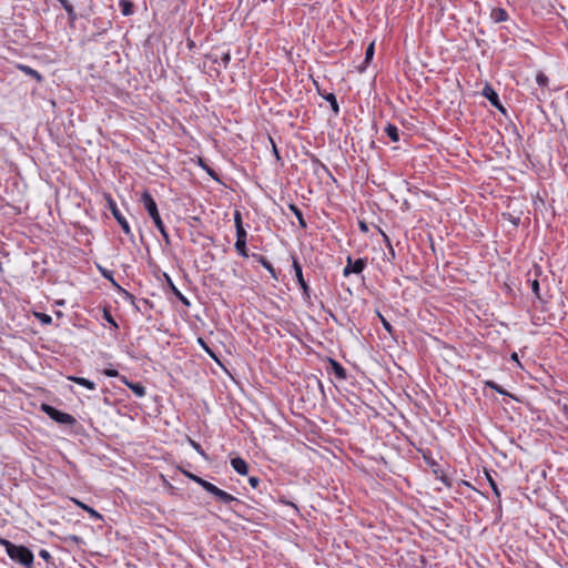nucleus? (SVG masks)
Segmentation results:
<instances>
[{
	"mask_svg": "<svg viewBox=\"0 0 568 568\" xmlns=\"http://www.w3.org/2000/svg\"><path fill=\"white\" fill-rule=\"evenodd\" d=\"M293 268H294V273H295L296 280H297L301 288L303 290V292L305 294H308L310 287H308L307 283L305 282V280L303 277L302 266L300 265L297 260L293 261Z\"/></svg>",
	"mask_w": 568,
	"mask_h": 568,
	"instance_id": "obj_8",
	"label": "nucleus"
},
{
	"mask_svg": "<svg viewBox=\"0 0 568 568\" xmlns=\"http://www.w3.org/2000/svg\"><path fill=\"white\" fill-rule=\"evenodd\" d=\"M359 229H361L363 232H367V231H368V227H367V225H366L364 222H361V223H359Z\"/></svg>",
	"mask_w": 568,
	"mask_h": 568,
	"instance_id": "obj_37",
	"label": "nucleus"
},
{
	"mask_svg": "<svg viewBox=\"0 0 568 568\" xmlns=\"http://www.w3.org/2000/svg\"><path fill=\"white\" fill-rule=\"evenodd\" d=\"M248 483H250V485H251L253 488H256V487H257V485H258V483H260V480H258V478H257V477H250Z\"/></svg>",
	"mask_w": 568,
	"mask_h": 568,
	"instance_id": "obj_32",
	"label": "nucleus"
},
{
	"mask_svg": "<svg viewBox=\"0 0 568 568\" xmlns=\"http://www.w3.org/2000/svg\"><path fill=\"white\" fill-rule=\"evenodd\" d=\"M381 320H382V323H383V326L384 328L387 331V332H392V325L382 316L379 315Z\"/></svg>",
	"mask_w": 568,
	"mask_h": 568,
	"instance_id": "obj_31",
	"label": "nucleus"
},
{
	"mask_svg": "<svg viewBox=\"0 0 568 568\" xmlns=\"http://www.w3.org/2000/svg\"><path fill=\"white\" fill-rule=\"evenodd\" d=\"M68 378L72 382H74L75 384L87 387L88 389L95 388V384L87 378L77 377V376H69Z\"/></svg>",
	"mask_w": 568,
	"mask_h": 568,
	"instance_id": "obj_13",
	"label": "nucleus"
},
{
	"mask_svg": "<svg viewBox=\"0 0 568 568\" xmlns=\"http://www.w3.org/2000/svg\"><path fill=\"white\" fill-rule=\"evenodd\" d=\"M231 465L233 469L240 475H246L248 473L247 463L241 457L232 458Z\"/></svg>",
	"mask_w": 568,
	"mask_h": 568,
	"instance_id": "obj_10",
	"label": "nucleus"
},
{
	"mask_svg": "<svg viewBox=\"0 0 568 568\" xmlns=\"http://www.w3.org/2000/svg\"><path fill=\"white\" fill-rule=\"evenodd\" d=\"M197 484L203 489H205L209 494H211L217 500H220L221 503H223L225 505H229V504H231L233 501L239 503V500L234 496H232L231 494L220 489L219 487H216L215 485L211 484L210 481H207L205 479H199Z\"/></svg>",
	"mask_w": 568,
	"mask_h": 568,
	"instance_id": "obj_2",
	"label": "nucleus"
},
{
	"mask_svg": "<svg viewBox=\"0 0 568 568\" xmlns=\"http://www.w3.org/2000/svg\"><path fill=\"white\" fill-rule=\"evenodd\" d=\"M71 19L75 18L73 6L68 0H58Z\"/></svg>",
	"mask_w": 568,
	"mask_h": 568,
	"instance_id": "obj_19",
	"label": "nucleus"
},
{
	"mask_svg": "<svg viewBox=\"0 0 568 568\" xmlns=\"http://www.w3.org/2000/svg\"><path fill=\"white\" fill-rule=\"evenodd\" d=\"M230 59H231V58H230V54H229V53H225V54L223 55V58H222V60H223V62H224L225 64H227V63H229Z\"/></svg>",
	"mask_w": 568,
	"mask_h": 568,
	"instance_id": "obj_38",
	"label": "nucleus"
},
{
	"mask_svg": "<svg viewBox=\"0 0 568 568\" xmlns=\"http://www.w3.org/2000/svg\"><path fill=\"white\" fill-rule=\"evenodd\" d=\"M373 55H374V42H372L366 49V52H365V63L366 64L372 60Z\"/></svg>",
	"mask_w": 568,
	"mask_h": 568,
	"instance_id": "obj_24",
	"label": "nucleus"
},
{
	"mask_svg": "<svg viewBox=\"0 0 568 568\" xmlns=\"http://www.w3.org/2000/svg\"><path fill=\"white\" fill-rule=\"evenodd\" d=\"M18 68H19L22 72H24L26 74H28V75H31V77L36 78L39 82H40V81H42V77H41V74H40L38 71L33 70L32 68H30V67H28V65H22V64H20Z\"/></svg>",
	"mask_w": 568,
	"mask_h": 568,
	"instance_id": "obj_16",
	"label": "nucleus"
},
{
	"mask_svg": "<svg viewBox=\"0 0 568 568\" xmlns=\"http://www.w3.org/2000/svg\"><path fill=\"white\" fill-rule=\"evenodd\" d=\"M72 500L74 501V504L77 506H79L80 508L85 510L92 518H95V519H101L102 518V516L97 510H94L93 508H91L88 505L83 504L82 501H80L78 499H72Z\"/></svg>",
	"mask_w": 568,
	"mask_h": 568,
	"instance_id": "obj_12",
	"label": "nucleus"
},
{
	"mask_svg": "<svg viewBox=\"0 0 568 568\" xmlns=\"http://www.w3.org/2000/svg\"><path fill=\"white\" fill-rule=\"evenodd\" d=\"M331 363H332L333 371H334L335 375L339 378H345L346 377L345 368L339 363H337L335 361H331Z\"/></svg>",
	"mask_w": 568,
	"mask_h": 568,
	"instance_id": "obj_17",
	"label": "nucleus"
},
{
	"mask_svg": "<svg viewBox=\"0 0 568 568\" xmlns=\"http://www.w3.org/2000/svg\"><path fill=\"white\" fill-rule=\"evenodd\" d=\"M234 221H235L236 231H239V227L243 226L241 213L239 211H236L234 214Z\"/></svg>",
	"mask_w": 568,
	"mask_h": 568,
	"instance_id": "obj_25",
	"label": "nucleus"
},
{
	"mask_svg": "<svg viewBox=\"0 0 568 568\" xmlns=\"http://www.w3.org/2000/svg\"><path fill=\"white\" fill-rule=\"evenodd\" d=\"M291 210L294 212V214L296 215V219H298L300 221V224L305 227L306 226V223L303 219V215H302V212L295 206V205H291Z\"/></svg>",
	"mask_w": 568,
	"mask_h": 568,
	"instance_id": "obj_23",
	"label": "nucleus"
},
{
	"mask_svg": "<svg viewBox=\"0 0 568 568\" xmlns=\"http://www.w3.org/2000/svg\"><path fill=\"white\" fill-rule=\"evenodd\" d=\"M485 475H486V478H487L495 496L500 497V491H499L498 486H497L495 479L493 478L491 474L488 470H485Z\"/></svg>",
	"mask_w": 568,
	"mask_h": 568,
	"instance_id": "obj_18",
	"label": "nucleus"
},
{
	"mask_svg": "<svg viewBox=\"0 0 568 568\" xmlns=\"http://www.w3.org/2000/svg\"><path fill=\"white\" fill-rule=\"evenodd\" d=\"M42 321L48 323V322H50V321H51V318H50V316H48V315H43Z\"/></svg>",
	"mask_w": 568,
	"mask_h": 568,
	"instance_id": "obj_39",
	"label": "nucleus"
},
{
	"mask_svg": "<svg viewBox=\"0 0 568 568\" xmlns=\"http://www.w3.org/2000/svg\"><path fill=\"white\" fill-rule=\"evenodd\" d=\"M483 95L485 98H487L494 106H496L497 109L504 111V108L501 106V104L499 102L498 94L496 93V91L491 87L486 85L484 88V90H483Z\"/></svg>",
	"mask_w": 568,
	"mask_h": 568,
	"instance_id": "obj_7",
	"label": "nucleus"
},
{
	"mask_svg": "<svg viewBox=\"0 0 568 568\" xmlns=\"http://www.w3.org/2000/svg\"><path fill=\"white\" fill-rule=\"evenodd\" d=\"M156 229L160 231L165 242L169 243V234L166 233L164 224L162 223V226H156Z\"/></svg>",
	"mask_w": 568,
	"mask_h": 568,
	"instance_id": "obj_27",
	"label": "nucleus"
},
{
	"mask_svg": "<svg viewBox=\"0 0 568 568\" xmlns=\"http://www.w3.org/2000/svg\"><path fill=\"white\" fill-rule=\"evenodd\" d=\"M511 359H514V361L518 362V355H517V353H514V354L511 355Z\"/></svg>",
	"mask_w": 568,
	"mask_h": 568,
	"instance_id": "obj_40",
	"label": "nucleus"
},
{
	"mask_svg": "<svg viewBox=\"0 0 568 568\" xmlns=\"http://www.w3.org/2000/svg\"><path fill=\"white\" fill-rule=\"evenodd\" d=\"M130 389L139 397H143L145 395V388L139 383H126Z\"/></svg>",
	"mask_w": 568,
	"mask_h": 568,
	"instance_id": "obj_15",
	"label": "nucleus"
},
{
	"mask_svg": "<svg viewBox=\"0 0 568 568\" xmlns=\"http://www.w3.org/2000/svg\"><path fill=\"white\" fill-rule=\"evenodd\" d=\"M531 291L539 297V282L537 280L531 281Z\"/></svg>",
	"mask_w": 568,
	"mask_h": 568,
	"instance_id": "obj_26",
	"label": "nucleus"
},
{
	"mask_svg": "<svg viewBox=\"0 0 568 568\" xmlns=\"http://www.w3.org/2000/svg\"><path fill=\"white\" fill-rule=\"evenodd\" d=\"M191 444L194 447V449H196L200 454L203 455V450L201 449V446L197 443L192 440Z\"/></svg>",
	"mask_w": 568,
	"mask_h": 568,
	"instance_id": "obj_35",
	"label": "nucleus"
},
{
	"mask_svg": "<svg viewBox=\"0 0 568 568\" xmlns=\"http://www.w3.org/2000/svg\"><path fill=\"white\" fill-rule=\"evenodd\" d=\"M236 242L235 247L239 251V253L245 255V248H246V232L243 226L239 227V231H236Z\"/></svg>",
	"mask_w": 568,
	"mask_h": 568,
	"instance_id": "obj_9",
	"label": "nucleus"
},
{
	"mask_svg": "<svg viewBox=\"0 0 568 568\" xmlns=\"http://www.w3.org/2000/svg\"><path fill=\"white\" fill-rule=\"evenodd\" d=\"M109 206H110V210L113 214V216L115 217V220L118 221V223L121 225L122 230L124 231L125 234H131V229H130V225L128 223V221L125 220V217L120 213L116 204L114 203L113 200H109Z\"/></svg>",
	"mask_w": 568,
	"mask_h": 568,
	"instance_id": "obj_5",
	"label": "nucleus"
},
{
	"mask_svg": "<svg viewBox=\"0 0 568 568\" xmlns=\"http://www.w3.org/2000/svg\"><path fill=\"white\" fill-rule=\"evenodd\" d=\"M156 229L160 231L165 242L169 243V234L166 233L164 224L162 223V226H156Z\"/></svg>",
	"mask_w": 568,
	"mask_h": 568,
	"instance_id": "obj_28",
	"label": "nucleus"
},
{
	"mask_svg": "<svg viewBox=\"0 0 568 568\" xmlns=\"http://www.w3.org/2000/svg\"><path fill=\"white\" fill-rule=\"evenodd\" d=\"M267 268H268L271 272H273V268H272V266H271V265H267Z\"/></svg>",
	"mask_w": 568,
	"mask_h": 568,
	"instance_id": "obj_41",
	"label": "nucleus"
},
{
	"mask_svg": "<svg viewBox=\"0 0 568 568\" xmlns=\"http://www.w3.org/2000/svg\"><path fill=\"white\" fill-rule=\"evenodd\" d=\"M365 267V261L363 258H357L356 261H352L351 257L347 258V265L345 266L343 274L344 276H348L351 273L359 274L363 272Z\"/></svg>",
	"mask_w": 568,
	"mask_h": 568,
	"instance_id": "obj_6",
	"label": "nucleus"
},
{
	"mask_svg": "<svg viewBox=\"0 0 568 568\" xmlns=\"http://www.w3.org/2000/svg\"><path fill=\"white\" fill-rule=\"evenodd\" d=\"M104 374L106 376H110V377H115V376H118V371H115V369H105Z\"/></svg>",
	"mask_w": 568,
	"mask_h": 568,
	"instance_id": "obj_33",
	"label": "nucleus"
},
{
	"mask_svg": "<svg viewBox=\"0 0 568 568\" xmlns=\"http://www.w3.org/2000/svg\"><path fill=\"white\" fill-rule=\"evenodd\" d=\"M536 82L541 87V88H546L548 85V78L546 74H544L542 72H539L537 75H536Z\"/></svg>",
	"mask_w": 568,
	"mask_h": 568,
	"instance_id": "obj_21",
	"label": "nucleus"
},
{
	"mask_svg": "<svg viewBox=\"0 0 568 568\" xmlns=\"http://www.w3.org/2000/svg\"><path fill=\"white\" fill-rule=\"evenodd\" d=\"M119 7L123 16H131L133 13V3L131 0H120Z\"/></svg>",
	"mask_w": 568,
	"mask_h": 568,
	"instance_id": "obj_14",
	"label": "nucleus"
},
{
	"mask_svg": "<svg viewBox=\"0 0 568 568\" xmlns=\"http://www.w3.org/2000/svg\"><path fill=\"white\" fill-rule=\"evenodd\" d=\"M486 384H487V386H489L490 388L496 389L498 393H500V394H505V392H504V390H503V389H501V388H500V387H499L495 382L489 381V382H487Z\"/></svg>",
	"mask_w": 568,
	"mask_h": 568,
	"instance_id": "obj_29",
	"label": "nucleus"
},
{
	"mask_svg": "<svg viewBox=\"0 0 568 568\" xmlns=\"http://www.w3.org/2000/svg\"><path fill=\"white\" fill-rule=\"evenodd\" d=\"M178 296L182 301L183 304L189 305V301L181 293H178Z\"/></svg>",
	"mask_w": 568,
	"mask_h": 568,
	"instance_id": "obj_36",
	"label": "nucleus"
},
{
	"mask_svg": "<svg viewBox=\"0 0 568 568\" xmlns=\"http://www.w3.org/2000/svg\"><path fill=\"white\" fill-rule=\"evenodd\" d=\"M40 557L44 560H49L51 558V555L48 550L45 549H41L40 552H39Z\"/></svg>",
	"mask_w": 568,
	"mask_h": 568,
	"instance_id": "obj_30",
	"label": "nucleus"
},
{
	"mask_svg": "<svg viewBox=\"0 0 568 568\" xmlns=\"http://www.w3.org/2000/svg\"><path fill=\"white\" fill-rule=\"evenodd\" d=\"M185 475H186L190 479H192L193 481H195L196 484H197V480H199V479H202L201 477H199V476H196V475H194V474H191V473H185Z\"/></svg>",
	"mask_w": 568,
	"mask_h": 568,
	"instance_id": "obj_34",
	"label": "nucleus"
},
{
	"mask_svg": "<svg viewBox=\"0 0 568 568\" xmlns=\"http://www.w3.org/2000/svg\"><path fill=\"white\" fill-rule=\"evenodd\" d=\"M7 552L12 560L26 567H31L33 562V554L24 546L8 544Z\"/></svg>",
	"mask_w": 568,
	"mask_h": 568,
	"instance_id": "obj_1",
	"label": "nucleus"
},
{
	"mask_svg": "<svg viewBox=\"0 0 568 568\" xmlns=\"http://www.w3.org/2000/svg\"><path fill=\"white\" fill-rule=\"evenodd\" d=\"M326 100L329 102V104H331V106H332L333 111H334L335 113H337V112H338V104H337V101H336L335 95H334L333 93H329V94L326 97Z\"/></svg>",
	"mask_w": 568,
	"mask_h": 568,
	"instance_id": "obj_22",
	"label": "nucleus"
},
{
	"mask_svg": "<svg viewBox=\"0 0 568 568\" xmlns=\"http://www.w3.org/2000/svg\"><path fill=\"white\" fill-rule=\"evenodd\" d=\"M490 19L496 23L504 22L508 20V13L503 8H494L490 11Z\"/></svg>",
	"mask_w": 568,
	"mask_h": 568,
	"instance_id": "obj_11",
	"label": "nucleus"
},
{
	"mask_svg": "<svg viewBox=\"0 0 568 568\" xmlns=\"http://www.w3.org/2000/svg\"><path fill=\"white\" fill-rule=\"evenodd\" d=\"M386 133L394 142L399 140L398 129L395 125L388 124L386 126Z\"/></svg>",
	"mask_w": 568,
	"mask_h": 568,
	"instance_id": "obj_20",
	"label": "nucleus"
},
{
	"mask_svg": "<svg viewBox=\"0 0 568 568\" xmlns=\"http://www.w3.org/2000/svg\"><path fill=\"white\" fill-rule=\"evenodd\" d=\"M42 410L50 418H52L53 420H55V422H58L60 424L72 425L75 422L74 417L71 416L70 414L60 412V410L55 409L54 407H52L50 405L43 404L42 405Z\"/></svg>",
	"mask_w": 568,
	"mask_h": 568,
	"instance_id": "obj_4",
	"label": "nucleus"
},
{
	"mask_svg": "<svg viewBox=\"0 0 568 568\" xmlns=\"http://www.w3.org/2000/svg\"><path fill=\"white\" fill-rule=\"evenodd\" d=\"M141 202L143 203L144 209L148 211L150 217L153 220L155 226H162V220L158 211L156 203L152 195L144 191L141 195Z\"/></svg>",
	"mask_w": 568,
	"mask_h": 568,
	"instance_id": "obj_3",
	"label": "nucleus"
}]
</instances>
